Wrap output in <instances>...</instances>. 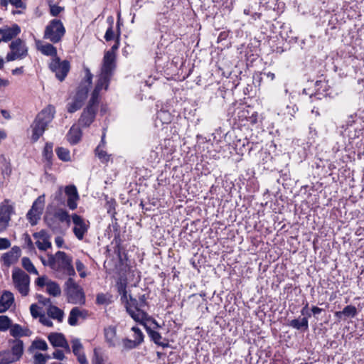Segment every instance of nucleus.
I'll return each mask as SVG.
<instances>
[{"label": "nucleus", "mask_w": 364, "mask_h": 364, "mask_svg": "<svg viewBox=\"0 0 364 364\" xmlns=\"http://www.w3.org/2000/svg\"><path fill=\"white\" fill-rule=\"evenodd\" d=\"M121 301L124 304L127 312L134 321L140 324L144 323L149 308L146 294L139 296L138 299L129 294L126 297V300Z\"/></svg>", "instance_id": "nucleus-1"}, {"label": "nucleus", "mask_w": 364, "mask_h": 364, "mask_svg": "<svg viewBox=\"0 0 364 364\" xmlns=\"http://www.w3.org/2000/svg\"><path fill=\"white\" fill-rule=\"evenodd\" d=\"M103 89L107 90L108 87H106L103 83L97 82L95 87L89 100V103L83 110L79 119L78 122L81 127H87L94 121L99 103L100 92Z\"/></svg>", "instance_id": "nucleus-2"}, {"label": "nucleus", "mask_w": 364, "mask_h": 364, "mask_svg": "<svg viewBox=\"0 0 364 364\" xmlns=\"http://www.w3.org/2000/svg\"><path fill=\"white\" fill-rule=\"evenodd\" d=\"M119 36L115 43L112 46L111 49L105 52L103 57L102 65L100 73L98 76L97 82L103 83L106 87H109L111 77H112L116 68V55L115 51L119 46Z\"/></svg>", "instance_id": "nucleus-3"}, {"label": "nucleus", "mask_w": 364, "mask_h": 364, "mask_svg": "<svg viewBox=\"0 0 364 364\" xmlns=\"http://www.w3.org/2000/svg\"><path fill=\"white\" fill-rule=\"evenodd\" d=\"M55 112V107L48 105L37 114L31 126L32 129L31 140L33 142H36L43 134L48 124L53 119Z\"/></svg>", "instance_id": "nucleus-4"}, {"label": "nucleus", "mask_w": 364, "mask_h": 364, "mask_svg": "<svg viewBox=\"0 0 364 364\" xmlns=\"http://www.w3.org/2000/svg\"><path fill=\"white\" fill-rule=\"evenodd\" d=\"M41 259L44 265L49 266L53 270L75 273L72 257L65 252L58 251L54 255L48 254L47 259L41 257Z\"/></svg>", "instance_id": "nucleus-5"}, {"label": "nucleus", "mask_w": 364, "mask_h": 364, "mask_svg": "<svg viewBox=\"0 0 364 364\" xmlns=\"http://www.w3.org/2000/svg\"><path fill=\"white\" fill-rule=\"evenodd\" d=\"M64 291L68 303L73 304H84L85 303L83 289L73 279L69 278L65 282Z\"/></svg>", "instance_id": "nucleus-6"}, {"label": "nucleus", "mask_w": 364, "mask_h": 364, "mask_svg": "<svg viewBox=\"0 0 364 364\" xmlns=\"http://www.w3.org/2000/svg\"><path fill=\"white\" fill-rule=\"evenodd\" d=\"M65 33V28L59 19H53L46 26L43 38L50 41L53 43H58L61 41Z\"/></svg>", "instance_id": "nucleus-7"}, {"label": "nucleus", "mask_w": 364, "mask_h": 364, "mask_svg": "<svg viewBox=\"0 0 364 364\" xmlns=\"http://www.w3.org/2000/svg\"><path fill=\"white\" fill-rule=\"evenodd\" d=\"M14 213V205L10 200L5 199L0 203V234L7 229Z\"/></svg>", "instance_id": "nucleus-8"}, {"label": "nucleus", "mask_w": 364, "mask_h": 364, "mask_svg": "<svg viewBox=\"0 0 364 364\" xmlns=\"http://www.w3.org/2000/svg\"><path fill=\"white\" fill-rule=\"evenodd\" d=\"M9 48L11 52L8 53L6 56V60L8 62L23 59L28 55V48L26 43L20 38L12 41L9 45Z\"/></svg>", "instance_id": "nucleus-9"}, {"label": "nucleus", "mask_w": 364, "mask_h": 364, "mask_svg": "<svg viewBox=\"0 0 364 364\" xmlns=\"http://www.w3.org/2000/svg\"><path fill=\"white\" fill-rule=\"evenodd\" d=\"M131 331L134 332V339L132 340L129 338H124L122 341L123 349L125 350L135 349L140 346L144 341V334L139 327L136 326H133L132 327Z\"/></svg>", "instance_id": "nucleus-10"}, {"label": "nucleus", "mask_w": 364, "mask_h": 364, "mask_svg": "<svg viewBox=\"0 0 364 364\" xmlns=\"http://www.w3.org/2000/svg\"><path fill=\"white\" fill-rule=\"evenodd\" d=\"M49 68L52 72L55 73V77L60 81H63L67 76L70 66L69 61H60L59 58H55L50 63Z\"/></svg>", "instance_id": "nucleus-11"}, {"label": "nucleus", "mask_w": 364, "mask_h": 364, "mask_svg": "<svg viewBox=\"0 0 364 364\" xmlns=\"http://www.w3.org/2000/svg\"><path fill=\"white\" fill-rule=\"evenodd\" d=\"M85 73L84 80L81 82L75 97V99L80 100L82 102L87 96L89 87L92 84L93 77L89 68H85Z\"/></svg>", "instance_id": "nucleus-12"}, {"label": "nucleus", "mask_w": 364, "mask_h": 364, "mask_svg": "<svg viewBox=\"0 0 364 364\" xmlns=\"http://www.w3.org/2000/svg\"><path fill=\"white\" fill-rule=\"evenodd\" d=\"M72 221L74 224V235L78 240H82L88 230L89 222L85 221L80 215L77 214L72 215Z\"/></svg>", "instance_id": "nucleus-13"}, {"label": "nucleus", "mask_w": 364, "mask_h": 364, "mask_svg": "<svg viewBox=\"0 0 364 364\" xmlns=\"http://www.w3.org/2000/svg\"><path fill=\"white\" fill-rule=\"evenodd\" d=\"M12 278L15 288L21 296H27L29 293V274H12Z\"/></svg>", "instance_id": "nucleus-14"}, {"label": "nucleus", "mask_w": 364, "mask_h": 364, "mask_svg": "<svg viewBox=\"0 0 364 364\" xmlns=\"http://www.w3.org/2000/svg\"><path fill=\"white\" fill-rule=\"evenodd\" d=\"M141 324L144 326L151 341L163 348H168L170 346L168 340L163 338L161 334L158 331L151 328V327L148 326L146 323Z\"/></svg>", "instance_id": "nucleus-15"}, {"label": "nucleus", "mask_w": 364, "mask_h": 364, "mask_svg": "<svg viewBox=\"0 0 364 364\" xmlns=\"http://www.w3.org/2000/svg\"><path fill=\"white\" fill-rule=\"evenodd\" d=\"M65 193L67 196V206L71 210H75L80 199L77 188L74 185L67 186L65 188Z\"/></svg>", "instance_id": "nucleus-16"}, {"label": "nucleus", "mask_w": 364, "mask_h": 364, "mask_svg": "<svg viewBox=\"0 0 364 364\" xmlns=\"http://www.w3.org/2000/svg\"><path fill=\"white\" fill-rule=\"evenodd\" d=\"M9 343L11 345L10 355L16 362L18 361L23 354V341L18 338L10 339Z\"/></svg>", "instance_id": "nucleus-17"}, {"label": "nucleus", "mask_w": 364, "mask_h": 364, "mask_svg": "<svg viewBox=\"0 0 364 364\" xmlns=\"http://www.w3.org/2000/svg\"><path fill=\"white\" fill-rule=\"evenodd\" d=\"M21 255V249L17 247H13L11 250L4 253L1 257V262L5 267H9L15 263Z\"/></svg>", "instance_id": "nucleus-18"}, {"label": "nucleus", "mask_w": 364, "mask_h": 364, "mask_svg": "<svg viewBox=\"0 0 364 364\" xmlns=\"http://www.w3.org/2000/svg\"><path fill=\"white\" fill-rule=\"evenodd\" d=\"M21 32V28L17 24H14L11 27L0 28V43L1 41L8 42L18 36Z\"/></svg>", "instance_id": "nucleus-19"}, {"label": "nucleus", "mask_w": 364, "mask_h": 364, "mask_svg": "<svg viewBox=\"0 0 364 364\" xmlns=\"http://www.w3.org/2000/svg\"><path fill=\"white\" fill-rule=\"evenodd\" d=\"M357 314L358 310L355 306L347 305L342 311H336L334 316L338 320H346L355 317Z\"/></svg>", "instance_id": "nucleus-20"}, {"label": "nucleus", "mask_w": 364, "mask_h": 364, "mask_svg": "<svg viewBox=\"0 0 364 364\" xmlns=\"http://www.w3.org/2000/svg\"><path fill=\"white\" fill-rule=\"evenodd\" d=\"M82 350L83 346L80 343V340L75 339L72 341V351L74 353V355L77 357V361L80 364H87V360Z\"/></svg>", "instance_id": "nucleus-21"}, {"label": "nucleus", "mask_w": 364, "mask_h": 364, "mask_svg": "<svg viewBox=\"0 0 364 364\" xmlns=\"http://www.w3.org/2000/svg\"><path fill=\"white\" fill-rule=\"evenodd\" d=\"M127 274H119V277L117 279L115 287L117 288V292L121 296V301L126 300V297H127Z\"/></svg>", "instance_id": "nucleus-22"}, {"label": "nucleus", "mask_w": 364, "mask_h": 364, "mask_svg": "<svg viewBox=\"0 0 364 364\" xmlns=\"http://www.w3.org/2000/svg\"><path fill=\"white\" fill-rule=\"evenodd\" d=\"M88 315V311L85 309H80L78 307H74L70 311L69 317L68 322L72 326H75L77 323V318L81 317L82 318H87Z\"/></svg>", "instance_id": "nucleus-23"}, {"label": "nucleus", "mask_w": 364, "mask_h": 364, "mask_svg": "<svg viewBox=\"0 0 364 364\" xmlns=\"http://www.w3.org/2000/svg\"><path fill=\"white\" fill-rule=\"evenodd\" d=\"M106 343L109 348H114L117 343V331L115 327L109 326L104 329Z\"/></svg>", "instance_id": "nucleus-24"}, {"label": "nucleus", "mask_w": 364, "mask_h": 364, "mask_svg": "<svg viewBox=\"0 0 364 364\" xmlns=\"http://www.w3.org/2000/svg\"><path fill=\"white\" fill-rule=\"evenodd\" d=\"M288 326L300 331L301 332H306L309 331V321L307 317L294 318L289 321Z\"/></svg>", "instance_id": "nucleus-25"}, {"label": "nucleus", "mask_w": 364, "mask_h": 364, "mask_svg": "<svg viewBox=\"0 0 364 364\" xmlns=\"http://www.w3.org/2000/svg\"><path fill=\"white\" fill-rule=\"evenodd\" d=\"M35 237L38 238L36 244L41 250H46L51 247V242L49 241L48 235L43 231L33 235Z\"/></svg>", "instance_id": "nucleus-26"}, {"label": "nucleus", "mask_w": 364, "mask_h": 364, "mask_svg": "<svg viewBox=\"0 0 364 364\" xmlns=\"http://www.w3.org/2000/svg\"><path fill=\"white\" fill-rule=\"evenodd\" d=\"M37 49L41 52L42 54L47 56H52L53 58L57 57V49L50 43L43 44L41 41H36Z\"/></svg>", "instance_id": "nucleus-27"}, {"label": "nucleus", "mask_w": 364, "mask_h": 364, "mask_svg": "<svg viewBox=\"0 0 364 364\" xmlns=\"http://www.w3.org/2000/svg\"><path fill=\"white\" fill-rule=\"evenodd\" d=\"M81 137V129L75 125L71 127L67 134L68 141L72 144H75L80 141Z\"/></svg>", "instance_id": "nucleus-28"}, {"label": "nucleus", "mask_w": 364, "mask_h": 364, "mask_svg": "<svg viewBox=\"0 0 364 364\" xmlns=\"http://www.w3.org/2000/svg\"><path fill=\"white\" fill-rule=\"evenodd\" d=\"M53 216L60 223H65L67 226L70 225L72 216L70 217L66 210L63 208H58L55 210Z\"/></svg>", "instance_id": "nucleus-29"}, {"label": "nucleus", "mask_w": 364, "mask_h": 364, "mask_svg": "<svg viewBox=\"0 0 364 364\" xmlns=\"http://www.w3.org/2000/svg\"><path fill=\"white\" fill-rule=\"evenodd\" d=\"M48 339L50 344L54 347L63 346L64 342L66 341L65 336L61 333H50Z\"/></svg>", "instance_id": "nucleus-30"}, {"label": "nucleus", "mask_w": 364, "mask_h": 364, "mask_svg": "<svg viewBox=\"0 0 364 364\" xmlns=\"http://www.w3.org/2000/svg\"><path fill=\"white\" fill-rule=\"evenodd\" d=\"M29 331H30L29 329H28V328L23 329L21 325L17 324V323L12 325V326L11 325V326H10V334H11V336H12L13 337H14L16 338L22 337V336H29V334H28Z\"/></svg>", "instance_id": "nucleus-31"}, {"label": "nucleus", "mask_w": 364, "mask_h": 364, "mask_svg": "<svg viewBox=\"0 0 364 364\" xmlns=\"http://www.w3.org/2000/svg\"><path fill=\"white\" fill-rule=\"evenodd\" d=\"M48 315L53 318L58 320L59 322H61L63 318L64 312L63 310L59 309L58 306L54 305H50L48 309Z\"/></svg>", "instance_id": "nucleus-32"}, {"label": "nucleus", "mask_w": 364, "mask_h": 364, "mask_svg": "<svg viewBox=\"0 0 364 364\" xmlns=\"http://www.w3.org/2000/svg\"><path fill=\"white\" fill-rule=\"evenodd\" d=\"M47 292L53 296H58L61 294V290L59 285L52 281H48L46 283Z\"/></svg>", "instance_id": "nucleus-33"}, {"label": "nucleus", "mask_w": 364, "mask_h": 364, "mask_svg": "<svg viewBox=\"0 0 364 364\" xmlns=\"http://www.w3.org/2000/svg\"><path fill=\"white\" fill-rule=\"evenodd\" d=\"M0 301L6 307L8 306L9 309L14 303V294L9 291H4L0 298Z\"/></svg>", "instance_id": "nucleus-34"}, {"label": "nucleus", "mask_w": 364, "mask_h": 364, "mask_svg": "<svg viewBox=\"0 0 364 364\" xmlns=\"http://www.w3.org/2000/svg\"><path fill=\"white\" fill-rule=\"evenodd\" d=\"M41 215L42 213L33 210V208H31L28 210L26 215V218L31 225H35L38 223V221L40 220Z\"/></svg>", "instance_id": "nucleus-35"}, {"label": "nucleus", "mask_w": 364, "mask_h": 364, "mask_svg": "<svg viewBox=\"0 0 364 364\" xmlns=\"http://www.w3.org/2000/svg\"><path fill=\"white\" fill-rule=\"evenodd\" d=\"M112 295L107 293H100L96 296V304L98 305H108L112 302Z\"/></svg>", "instance_id": "nucleus-36"}, {"label": "nucleus", "mask_w": 364, "mask_h": 364, "mask_svg": "<svg viewBox=\"0 0 364 364\" xmlns=\"http://www.w3.org/2000/svg\"><path fill=\"white\" fill-rule=\"evenodd\" d=\"M15 362V360L10 355L9 350L0 351V364H11Z\"/></svg>", "instance_id": "nucleus-37"}, {"label": "nucleus", "mask_w": 364, "mask_h": 364, "mask_svg": "<svg viewBox=\"0 0 364 364\" xmlns=\"http://www.w3.org/2000/svg\"><path fill=\"white\" fill-rule=\"evenodd\" d=\"M56 154L61 161H70L71 159L70 151L65 148L58 147L56 149Z\"/></svg>", "instance_id": "nucleus-38"}, {"label": "nucleus", "mask_w": 364, "mask_h": 364, "mask_svg": "<svg viewBox=\"0 0 364 364\" xmlns=\"http://www.w3.org/2000/svg\"><path fill=\"white\" fill-rule=\"evenodd\" d=\"M21 264L23 267L28 272V273H38L36 268L31 261V259L28 257H23L21 259Z\"/></svg>", "instance_id": "nucleus-39"}, {"label": "nucleus", "mask_w": 364, "mask_h": 364, "mask_svg": "<svg viewBox=\"0 0 364 364\" xmlns=\"http://www.w3.org/2000/svg\"><path fill=\"white\" fill-rule=\"evenodd\" d=\"M45 205V196L44 195L38 196L36 200L33 202L32 207L33 210L43 213Z\"/></svg>", "instance_id": "nucleus-40"}, {"label": "nucleus", "mask_w": 364, "mask_h": 364, "mask_svg": "<svg viewBox=\"0 0 364 364\" xmlns=\"http://www.w3.org/2000/svg\"><path fill=\"white\" fill-rule=\"evenodd\" d=\"M83 105V102L80 100L74 98L73 102L68 103L67 105V110L70 113H74L79 110Z\"/></svg>", "instance_id": "nucleus-41"}, {"label": "nucleus", "mask_w": 364, "mask_h": 364, "mask_svg": "<svg viewBox=\"0 0 364 364\" xmlns=\"http://www.w3.org/2000/svg\"><path fill=\"white\" fill-rule=\"evenodd\" d=\"M53 144L47 142L43 151V156L48 162H50L53 156Z\"/></svg>", "instance_id": "nucleus-42"}, {"label": "nucleus", "mask_w": 364, "mask_h": 364, "mask_svg": "<svg viewBox=\"0 0 364 364\" xmlns=\"http://www.w3.org/2000/svg\"><path fill=\"white\" fill-rule=\"evenodd\" d=\"M32 348L41 350H46L48 349V345L46 342L43 339H36L32 342V344L30 346L29 350H31Z\"/></svg>", "instance_id": "nucleus-43"}, {"label": "nucleus", "mask_w": 364, "mask_h": 364, "mask_svg": "<svg viewBox=\"0 0 364 364\" xmlns=\"http://www.w3.org/2000/svg\"><path fill=\"white\" fill-rule=\"evenodd\" d=\"M50 355H43L41 353H36L33 355V360L36 364H46L47 361L50 359Z\"/></svg>", "instance_id": "nucleus-44"}, {"label": "nucleus", "mask_w": 364, "mask_h": 364, "mask_svg": "<svg viewBox=\"0 0 364 364\" xmlns=\"http://www.w3.org/2000/svg\"><path fill=\"white\" fill-rule=\"evenodd\" d=\"M11 325V321L7 316H0V331L8 330Z\"/></svg>", "instance_id": "nucleus-45"}, {"label": "nucleus", "mask_w": 364, "mask_h": 364, "mask_svg": "<svg viewBox=\"0 0 364 364\" xmlns=\"http://www.w3.org/2000/svg\"><path fill=\"white\" fill-rule=\"evenodd\" d=\"M358 132L355 129H352L351 127H347L342 134L344 137H348L349 140H352L358 137Z\"/></svg>", "instance_id": "nucleus-46"}, {"label": "nucleus", "mask_w": 364, "mask_h": 364, "mask_svg": "<svg viewBox=\"0 0 364 364\" xmlns=\"http://www.w3.org/2000/svg\"><path fill=\"white\" fill-rule=\"evenodd\" d=\"M95 154L98 156V158L102 162H107L109 161V156L107 154L106 151H103L100 148V145H99L95 149Z\"/></svg>", "instance_id": "nucleus-47"}, {"label": "nucleus", "mask_w": 364, "mask_h": 364, "mask_svg": "<svg viewBox=\"0 0 364 364\" xmlns=\"http://www.w3.org/2000/svg\"><path fill=\"white\" fill-rule=\"evenodd\" d=\"M108 21H110V26L107 29L105 35V39L107 41H112L114 37V33L112 28V23H113V18L112 17L108 18Z\"/></svg>", "instance_id": "nucleus-48"}, {"label": "nucleus", "mask_w": 364, "mask_h": 364, "mask_svg": "<svg viewBox=\"0 0 364 364\" xmlns=\"http://www.w3.org/2000/svg\"><path fill=\"white\" fill-rule=\"evenodd\" d=\"M22 239L23 240V248H27L28 250L34 249L32 240L28 233H24Z\"/></svg>", "instance_id": "nucleus-49"}, {"label": "nucleus", "mask_w": 364, "mask_h": 364, "mask_svg": "<svg viewBox=\"0 0 364 364\" xmlns=\"http://www.w3.org/2000/svg\"><path fill=\"white\" fill-rule=\"evenodd\" d=\"M92 364H112L111 363H106L103 357L98 354L95 350L94 353V356L92 358Z\"/></svg>", "instance_id": "nucleus-50"}, {"label": "nucleus", "mask_w": 364, "mask_h": 364, "mask_svg": "<svg viewBox=\"0 0 364 364\" xmlns=\"http://www.w3.org/2000/svg\"><path fill=\"white\" fill-rule=\"evenodd\" d=\"M39 307L37 304H33L30 306L31 314L34 318H40L43 314L39 312Z\"/></svg>", "instance_id": "nucleus-51"}, {"label": "nucleus", "mask_w": 364, "mask_h": 364, "mask_svg": "<svg viewBox=\"0 0 364 364\" xmlns=\"http://www.w3.org/2000/svg\"><path fill=\"white\" fill-rule=\"evenodd\" d=\"M150 322L151 325H153V328L154 330L159 329L161 328L160 324L158 323V321L152 318L151 316H149L147 314V316L146 318H144V323Z\"/></svg>", "instance_id": "nucleus-52"}, {"label": "nucleus", "mask_w": 364, "mask_h": 364, "mask_svg": "<svg viewBox=\"0 0 364 364\" xmlns=\"http://www.w3.org/2000/svg\"><path fill=\"white\" fill-rule=\"evenodd\" d=\"M11 242L7 238H0V250L9 248Z\"/></svg>", "instance_id": "nucleus-53"}, {"label": "nucleus", "mask_w": 364, "mask_h": 364, "mask_svg": "<svg viewBox=\"0 0 364 364\" xmlns=\"http://www.w3.org/2000/svg\"><path fill=\"white\" fill-rule=\"evenodd\" d=\"M61 11H62V8L58 6H56V5L50 6V12L53 16H57L61 12Z\"/></svg>", "instance_id": "nucleus-54"}, {"label": "nucleus", "mask_w": 364, "mask_h": 364, "mask_svg": "<svg viewBox=\"0 0 364 364\" xmlns=\"http://www.w3.org/2000/svg\"><path fill=\"white\" fill-rule=\"evenodd\" d=\"M53 358L59 360H63L65 358L64 352L61 350H56L53 353Z\"/></svg>", "instance_id": "nucleus-55"}, {"label": "nucleus", "mask_w": 364, "mask_h": 364, "mask_svg": "<svg viewBox=\"0 0 364 364\" xmlns=\"http://www.w3.org/2000/svg\"><path fill=\"white\" fill-rule=\"evenodd\" d=\"M9 1L16 8H25L26 5L22 0H9Z\"/></svg>", "instance_id": "nucleus-56"}, {"label": "nucleus", "mask_w": 364, "mask_h": 364, "mask_svg": "<svg viewBox=\"0 0 364 364\" xmlns=\"http://www.w3.org/2000/svg\"><path fill=\"white\" fill-rule=\"evenodd\" d=\"M46 283H47L46 278L45 276L39 277L36 280V285L40 287H44L45 285H46Z\"/></svg>", "instance_id": "nucleus-57"}, {"label": "nucleus", "mask_w": 364, "mask_h": 364, "mask_svg": "<svg viewBox=\"0 0 364 364\" xmlns=\"http://www.w3.org/2000/svg\"><path fill=\"white\" fill-rule=\"evenodd\" d=\"M40 321L44 326H46L48 327L53 326V322L50 320H49L48 318H45L43 314L40 317Z\"/></svg>", "instance_id": "nucleus-58"}, {"label": "nucleus", "mask_w": 364, "mask_h": 364, "mask_svg": "<svg viewBox=\"0 0 364 364\" xmlns=\"http://www.w3.org/2000/svg\"><path fill=\"white\" fill-rule=\"evenodd\" d=\"M75 267H76V269L78 272L85 273L84 272L85 265L80 260L77 259L75 262Z\"/></svg>", "instance_id": "nucleus-59"}, {"label": "nucleus", "mask_w": 364, "mask_h": 364, "mask_svg": "<svg viewBox=\"0 0 364 364\" xmlns=\"http://www.w3.org/2000/svg\"><path fill=\"white\" fill-rule=\"evenodd\" d=\"M115 203L113 202V201H111V202H108L107 205H108V208H107V213H110L112 215H114L115 214Z\"/></svg>", "instance_id": "nucleus-60"}, {"label": "nucleus", "mask_w": 364, "mask_h": 364, "mask_svg": "<svg viewBox=\"0 0 364 364\" xmlns=\"http://www.w3.org/2000/svg\"><path fill=\"white\" fill-rule=\"evenodd\" d=\"M308 309H309V303L306 302L305 306L302 308V309L301 310V315L303 316H306V317H311V314L309 313L308 311Z\"/></svg>", "instance_id": "nucleus-61"}, {"label": "nucleus", "mask_w": 364, "mask_h": 364, "mask_svg": "<svg viewBox=\"0 0 364 364\" xmlns=\"http://www.w3.org/2000/svg\"><path fill=\"white\" fill-rule=\"evenodd\" d=\"M55 242L58 247H61L64 243V240L62 237L58 236L55 239Z\"/></svg>", "instance_id": "nucleus-62"}, {"label": "nucleus", "mask_w": 364, "mask_h": 364, "mask_svg": "<svg viewBox=\"0 0 364 364\" xmlns=\"http://www.w3.org/2000/svg\"><path fill=\"white\" fill-rule=\"evenodd\" d=\"M311 311L312 314L314 316H316V315L320 314L322 312L323 309L318 306H312Z\"/></svg>", "instance_id": "nucleus-63"}, {"label": "nucleus", "mask_w": 364, "mask_h": 364, "mask_svg": "<svg viewBox=\"0 0 364 364\" xmlns=\"http://www.w3.org/2000/svg\"><path fill=\"white\" fill-rule=\"evenodd\" d=\"M14 75H21L23 73V67L16 68L11 71Z\"/></svg>", "instance_id": "nucleus-64"}]
</instances>
